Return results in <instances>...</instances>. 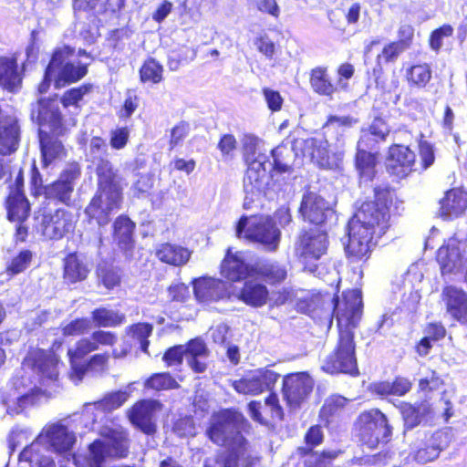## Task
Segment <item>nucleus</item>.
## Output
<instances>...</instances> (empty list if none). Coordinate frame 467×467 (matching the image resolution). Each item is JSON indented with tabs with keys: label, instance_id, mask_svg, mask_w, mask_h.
I'll return each instance as SVG.
<instances>
[{
	"label": "nucleus",
	"instance_id": "39448f33",
	"mask_svg": "<svg viewBox=\"0 0 467 467\" xmlns=\"http://www.w3.org/2000/svg\"><path fill=\"white\" fill-rule=\"evenodd\" d=\"M244 155L247 164L246 174L244 179V187L246 193L244 206L246 207V200L251 195L254 197L263 193L268 184L267 175V156L263 152L264 143L258 138L253 135H246L243 140Z\"/></svg>",
	"mask_w": 467,
	"mask_h": 467
},
{
	"label": "nucleus",
	"instance_id": "e433bc0d",
	"mask_svg": "<svg viewBox=\"0 0 467 467\" xmlns=\"http://www.w3.org/2000/svg\"><path fill=\"white\" fill-rule=\"evenodd\" d=\"M411 383L404 378H397L393 382L383 381L370 386L372 392L380 396H403L410 391Z\"/></svg>",
	"mask_w": 467,
	"mask_h": 467
},
{
	"label": "nucleus",
	"instance_id": "4be33fe9",
	"mask_svg": "<svg viewBox=\"0 0 467 467\" xmlns=\"http://www.w3.org/2000/svg\"><path fill=\"white\" fill-rule=\"evenodd\" d=\"M221 274L228 280L236 282L254 275V265L245 263L244 253L236 252L234 254L229 249L222 263Z\"/></svg>",
	"mask_w": 467,
	"mask_h": 467
},
{
	"label": "nucleus",
	"instance_id": "bf43d9fd",
	"mask_svg": "<svg viewBox=\"0 0 467 467\" xmlns=\"http://www.w3.org/2000/svg\"><path fill=\"white\" fill-rule=\"evenodd\" d=\"M99 277L107 289H113L120 284L119 271L113 268H99Z\"/></svg>",
	"mask_w": 467,
	"mask_h": 467
},
{
	"label": "nucleus",
	"instance_id": "864d4df0",
	"mask_svg": "<svg viewBox=\"0 0 467 467\" xmlns=\"http://www.w3.org/2000/svg\"><path fill=\"white\" fill-rule=\"evenodd\" d=\"M92 88L91 85H83L76 88H72L65 92L61 98V103L65 108L75 106L78 108V102L83 97L89 93Z\"/></svg>",
	"mask_w": 467,
	"mask_h": 467
},
{
	"label": "nucleus",
	"instance_id": "4d7b16f0",
	"mask_svg": "<svg viewBox=\"0 0 467 467\" xmlns=\"http://www.w3.org/2000/svg\"><path fill=\"white\" fill-rule=\"evenodd\" d=\"M294 291L288 287H283L269 293L268 303L270 306H279L293 300Z\"/></svg>",
	"mask_w": 467,
	"mask_h": 467
},
{
	"label": "nucleus",
	"instance_id": "9b49d317",
	"mask_svg": "<svg viewBox=\"0 0 467 467\" xmlns=\"http://www.w3.org/2000/svg\"><path fill=\"white\" fill-rule=\"evenodd\" d=\"M121 200L119 184L99 186L97 194L86 208V213L99 225H105L109 222L110 213L119 209Z\"/></svg>",
	"mask_w": 467,
	"mask_h": 467
},
{
	"label": "nucleus",
	"instance_id": "c9c22d12",
	"mask_svg": "<svg viewBox=\"0 0 467 467\" xmlns=\"http://www.w3.org/2000/svg\"><path fill=\"white\" fill-rule=\"evenodd\" d=\"M254 275H259L270 285H275L285 280L287 271L285 266L277 263H257L254 265Z\"/></svg>",
	"mask_w": 467,
	"mask_h": 467
},
{
	"label": "nucleus",
	"instance_id": "ddd939ff",
	"mask_svg": "<svg viewBox=\"0 0 467 467\" xmlns=\"http://www.w3.org/2000/svg\"><path fill=\"white\" fill-rule=\"evenodd\" d=\"M295 145L296 147H301L303 155L309 157L320 168L337 169L341 163L342 154L331 152L328 150L327 140L323 138L296 140Z\"/></svg>",
	"mask_w": 467,
	"mask_h": 467
},
{
	"label": "nucleus",
	"instance_id": "5701e85b",
	"mask_svg": "<svg viewBox=\"0 0 467 467\" xmlns=\"http://www.w3.org/2000/svg\"><path fill=\"white\" fill-rule=\"evenodd\" d=\"M441 299L447 313L455 320L467 321V293L462 288L448 285L442 289Z\"/></svg>",
	"mask_w": 467,
	"mask_h": 467
},
{
	"label": "nucleus",
	"instance_id": "2f4dec72",
	"mask_svg": "<svg viewBox=\"0 0 467 467\" xmlns=\"http://www.w3.org/2000/svg\"><path fill=\"white\" fill-rule=\"evenodd\" d=\"M156 256L165 264L181 266L189 261L191 252L180 245L162 244L157 248Z\"/></svg>",
	"mask_w": 467,
	"mask_h": 467
},
{
	"label": "nucleus",
	"instance_id": "603ef678",
	"mask_svg": "<svg viewBox=\"0 0 467 467\" xmlns=\"http://www.w3.org/2000/svg\"><path fill=\"white\" fill-rule=\"evenodd\" d=\"M152 332V326L147 323H139L129 327L131 337L138 340L143 352H147L149 341L147 338Z\"/></svg>",
	"mask_w": 467,
	"mask_h": 467
},
{
	"label": "nucleus",
	"instance_id": "aec40b11",
	"mask_svg": "<svg viewBox=\"0 0 467 467\" xmlns=\"http://www.w3.org/2000/svg\"><path fill=\"white\" fill-rule=\"evenodd\" d=\"M415 162L416 155L409 147L395 145L389 149L387 169L393 175L403 178L413 171Z\"/></svg>",
	"mask_w": 467,
	"mask_h": 467
},
{
	"label": "nucleus",
	"instance_id": "37998d69",
	"mask_svg": "<svg viewBox=\"0 0 467 467\" xmlns=\"http://www.w3.org/2000/svg\"><path fill=\"white\" fill-rule=\"evenodd\" d=\"M408 82L415 87H425L431 78V70L428 64H417L411 66L406 71Z\"/></svg>",
	"mask_w": 467,
	"mask_h": 467
},
{
	"label": "nucleus",
	"instance_id": "5fc2aeb1",
	"mask_svg": "<svg viewBox=\"0 0 467 467\" xmlns=\"http://www.w3.org/2000/svg\"><path fill=\"white\" fill-rule=\"evenodd\" d=\"M348 400L342 396L333 395L327 398L321 409V416L328 418L339 413L347 405Z\"/></svg>",
	"mask_w": 467,
	"mask_h": 467
},
{
	"label": "nucleus",
	"instance_id": "6e6552de",
	"mask_svg": "<svg viewBox=\"0 0 467 467\" xmlns=\"http://www.w3.org/2000/svg\"><path fill=\"white\" fill-rule=\"evenodd\" d=\"M235 234L257 242L268 251H275L280 243L281 232L268 216H243L236 224Z\"/></svg>",
	"mask_w": 467,
	"mask_h": 467
},
{
	"label": "nucleus",
	"instance_id": "69168bd1",
	"mask_svg": "<svg viewBox=\"0 0 467 467\" xmlns=\"http://www.w3.org/2000/svg\"><path fill=\"white\" fill-rule=\"evenodd\" d=\"M253 5L261 13L268 14L277 18L280 14V7L276 0H253Z\"/></svg>",
	"mask_w": 467,
	"mask_h": 467
},
{
	"label": "nucleus",
	"instance_id": "a211bd4d",
	"mask_svg": "<svg viewBox=\"0 0 467 467\" xmlns=\"http://www.w3.org/2000/svg\"><path fill=\"white\" fill-rule=\"evenodd\" d=\"M313 385L311 377L304 372L285 377L283 392L287 404L292 408L299 406L311 392Z\"/></svg>",
	"mask_w": 467,
	"mask_h": 467
},
{
	"label": "nucleus",
	"instance_id": "cd10ccee",
	"mask_svg": "<svg viewBox=\"0 0 467 467\" xmlns=\"http://www.w3.org/2000/svg\"><path fill=\"white\" fill-rule=\"evenodd\" d=\"M41 126L48 124L53 131H57L61 127V114L58 111L57 103L54 99H39L36 109H33L32 115L36 116Z\"/></svg>",
	"mask_w": 467,
	"mask_h": 467
},
{
	"label": "nucleus",
	"instance_id": "c03bdc74",
	"mask_svg": "<svg viewBox=\"0 0 467 467\" xmlns=\"http://www.w3.org/2000/svg\"><path fill=\"white\" fill-rule=\"evenodd\" d=\"M92 318L99 327H115L125 320V316L117 311L99 308L92 312Z\"/></svg>",
	"mask_w": 467,
	"mask_h": 467
},
{
	"label": "nucleus",
	"instance_id": "f8f14e48",
	"mask_svg": "<svg viewBox=\"0 0 467 467\" xmlns=\"http://www.w3.org/2000/svg\"><path fill=\"white\" fill-rule=\"evenodd\" d=\"M327 236L319 228L302 234L296 244V254L309 271H315L311 263L318 260L327 251Z\"/></svg>",
	"mask_w": 467,
	"mask_h": 467
},
{
	"label": "nucleus",
	"instance_id": "473e14b6",
	"mask_svg": "<svg viewBox=\"0 0 467 467\" xmlns=\"http://www.w3.org/2000/svg\"><path fill=\"white\" fill-rule=\"evenodd\" d=\"M22 82L17 70V63L14 58H0V86L10 91L16 89Z\"/></svg>",
	"mask_w": 467,
	"mask_h": 467
},
{
	"label": "nucleus",
	"instance_id": "dca6fc26",
	"mask_svg": "<svg viewBox=\"0 0 467 467\" xmlns=\"http://www.w3.org/2000/svg\"><path fill=\"white\" fill-rule=\"evenodd\" d=\"M465 244L456 238H450L440 247L437 261L442 275L459 272L466 264Z\"/></svg>",
	"mask_w": 467,
	"mask_h": 467
},
{
	"label": "nucleus",
	"instance_id": "2eb2a0df",
	"mask_svg": "<svg viewBox=\"0 0 467 467\" xmlns=\"http://www.w3.org/2000/svg\"><path fill=\"white\" fill-rule=\"evenodd\" d=\"M75 222L72 213L57 209L42 215L39 230L47 239L58 240L73 230Z\"/></svg>",
	"mask_w": 467,
	"mask_h": 467
},
{
	"label": "nucleus",
	"instance_id": "f03ea898",
	"mask_svg": "<svg viewBox=\"0 0 467 467\" xmlns=\"http://www.w3.org/2000/svg\"><path fill=\"white\" fill-rule=\"evenodd\" d=\"M334 311L339 328V341L335 351L322 361V369L331 374H353L358 368L351 329L357 326L362 314L360 292L350 290L345 293L342 300L337 301Z\"/></svg>",
	"mask_w": 467,
	"mask_h": 467
},
{
	"label": "nucleus",
	"instance_id": "9d476101",
	"mask_svg": "<svg viewBox=\"0 0 467 467\" xmlns=\"http://www.w3.org/2000/svg\"><path fill=\"white\" fill-rule=\"evenodd\" d=\"M357 430L359 441L370 449L376 448L380 442H387L391 434L386 416L379 410L360 414Z\"/></svg>",
	"mask_w": 467,
	"mask_h": 467
},
{
	"label": "nucleus",
	"instance_id": "a878e982",
	"mask_svg": "<svg viewBox=\"0 0 467 467\" xmlns=\"http://www.w3.org/2000/svg\"><path fill=\"white\" fill-rule=\"evenodd\" d=\"M328 212L329 206L324 198L315 192H308L304 195L300 213L305 220L320 224L325 221Z\"/></svg>",
	"mask_w": 467,
	"mask_h": 467
},
{
	"label": "nucleus",
	"instance_id": "c85d7f7f",
	"mask_svg": "<svg viewBox=\"0 0 467 467\" xmlns=\"http://www.w3.org/2000/svg\"><path fill=\"white\" fill-rule=\"evenodd\" d=\"M249 414L253 420L258 421L261 424H267L268 420L264 414L269 413L273 419H281L283 411L278 404L277 396L271 394L262 405L258 401H251L248 404Z\"/></svg>",
	"mask_w": 467,
	"mask_h": 467
},
{
	"label": "nucleus",
	"instance_id": "0e129e2a",
	"mask_svg": "<svg viewBox=\"0 0 467 467\" xmlns=\"http://www.w3.org/2000/svg\"><path fill=\"white\" fill-rule=\"evenodd\" d=\"M453 28L449 25H444L439 29H436L431 36V47L434 50H439L443 43V38L449 37L452 35Z\"/></svg>",
	"mask_w": 467,
	"mask_h": 467
},
{
	"label": "nucleus",
	"instance_id": "79ce46f5",
	"mask_svg": "<svg viewBox=\"0 0 467 467\" xmlns=\"http://www.w3.org/2000/svg\"><path fill=\"white\" fill-rule=\"evenodd\" d=\"M114 237L122 248L127 249L132 240L134 223L125 216H119L114 223Z\"/></svg>",
	"mask_w": 467,
	"mask_h": 467
},
{
	"label": "nucleus",
	"instance_id": "4468645a",
	"mask_svg": "<svg viewBox=\"0 0 467 467\" xmlns=\"http://www.w3.org/2000/svg\"><path fill=\"white\" fill-rule=\"evenodd\" d=\"M278 378L279 375L272 369L258 368L233 381L232 386L240 394L255 396L270 390Z\"/></svg>",
	"mask_w": 467,
	"mask_h": 467
},
{
	"label": "nucleus",
	"instance_id": "de8ad7c7",
	"mask_svg": "<svg viewBox=\"0 0 467 467\" xmlns=\"http://www.w3.org/2000/svg\"><path fill=\"white\" fill-rule=\"evenodd\" d=\"M33 259V254L29 250H22L12 257L6 265V273L9 275H16L29 267Z\"/></svg>",
	"mask_w": 467,
	"mask_h": 467
},
{
	"label": "nucleus",
	"instance_id": "4c0bfd02",
	"mask_svg": "<svg viewBox=\"0 0 467 467\" xmlns=\"http://www.w3.org/2000/svg\"><path fill=\"white\" fill-rule=\"evenodd\" d=\"M295 148H296L295 144L283 143L272 150L275 170L280 172H285L290 170L296 156Z\"/></svg>",
	"mask_w": 467,
	"mask_h": 467
},
{
	"label": "nucleus",
	"instance_id": "8fccbe9b",
	"mask_svg": "<svg viewBox=\"0 0 467 467\" xmlns=\"http://www.w3.org/2000/svg\"><path fill=\"white\" fill-rule=\"evenodd\" d=\"M162 67L156 60L149 59L140 68V80L154 84L159 83L162 79Z\"/></svg>",
	"mask_w": 467,
	"mask_h": 467
},
{
	"label": "nucleus",
	"instance_id": "58836bf2",
	"mask_svg": "<svg viewBox=\"0 0 467 467\" xmlns=\"http://www.w3.org/2000/svg\"><path fill=\"white\" fill-rule=\"evenodd\" d=\"M78 176V171H71L63 174L57 182L49 188V194L54 195L62 202H67L73 192V181Z\"/></svg>",
	"mask_w": 467,
	"mask_h": 467
},
{
	"label": "nucleus",
	"instance_id": "412c9836",
	"mask_svg": "<svg viewBox=\"0 0 467 467\" xmlns=\"http://www.w3.org/2000/svg\"><path fill=\"white\" fill-rule=\"evenodd\" d=\"M161 405L156 400H143L135 404L130 411L131 422L147 434L153 433L156 429L155 414L161 411Z\"/></svg>",
	"mask_w": 467,
	"mask_h": 467
},
{
	"label": "nucleus",
	"instance_id": "49530a36",
	"mask_svg": "<svg viewBox=\"0 0 467 467\" xmlns=\"http://www.w3.org/2000/svg\"><path fill=\"white\" fill-rule=\"evenodd\" d=\"M92 163L96 165L99 186L105 187L107 184H119L117 176L112 169V165L108 160L99 158L96 162Z\"/></svg>",
	"mask_w": 467,
	"mask_h": 467
},
{
	"label": "nucleus",
	"instance_id": "6ab92c4d",
	"mask_svg": "<svg viewBox=\"0 0 467 467\" xmlns=\"http://www.w3.org/2000/svg\"><path fill=\"white\" fill-rule=\"evenodd\" d=\"M57 365L58 359L54 353L41 349L30 352L24 362V366L32 367L43 381H53L57 379Z\"/></svg>",
	"mask_w": 467,
	"mask_h": 467
},
{
	"label": "nucleus",
	"instance_id": "a18cd8bd",
	"mask_svg": "<svg viewBox=\"0 0 467 467\" xmlns=\"http://www.w3.org/2000/svg\"><path fill=\"white\" fill-rule=\"evenodd\" d=\"M376 163L375 156L366 150L358 149L356 157V165L364 180H371L374 175Z\"/></svg>",
	"mask_w": 467,
	"mask_h": 467
},
{
	"label": "nucleus",
	"instance_id": "bb28decb",
	"mask_svg": "<svg viewBox=\"0 0 467 467\" xmlns=\"http://www.w3.org/2000/svg\"><path fill=\"white\" fill-rule=\"evenodd\" d=\"M441 215L446 218H455L467 209V192L459 188L446 192L441 200Z\"/></svg>",
	"mask_w": 467,
	"mask_h": 467
},
{
	"label": "nucleus",
	"instance_id": "09e8293b",
	"mask_svg": "<svg viewBox=\"0 0 467 467\" xmlns=\"http://www.w3.org/2000/svg\"><path fill=\"white\" fill-rule=\"evenodd\" d=\"M144 387L159 391L175 389L178 384L169 373H156L144 382Z\"/></svg>",
	"mask_w": 467,
	"mask_h": 467
},
{
	"label": "nucleus",
	"instance_id": "72a5a7b5",
	"mask_svg": "<svg viewBox=\"0 0 467 467\" xmlns=\"http://www.w3.org/2000/svg\"><path fill=\"white\" fill-rule=\"evenodd\" d=\"M310 85L316 93L329 98L338 90L337 84L331 82L327 68L325 67H317L311 70Z\"/></svg>",
	"mask_w": 467,
	"mask_h": 467
},
{
	"label": "nucleus",
	"instance_id": "e2e57ef3",
	"mask_svg": "<svg viewBox=\"0 0 467 467\" xmlns=\"http://www.w3.org/2000/svg\"><path fill=\"white\" fill-rule=\"evenodd\" d=\"M173 431L180 437L193 436L195 434L194 422L189 417L179 419L174 424Z\"/></svg>",
	"mask_w": 467,
	"mask_h": 467
},
{
	"label": "nucleus",
	"instance_id": "774afa93",
	"mask_svg": "<svg viewBox=\"0 0 467 467\" xmlns=\"http://www.w3.org/2000/svg\"><path fill=\"white\" fill-rule=\"evenodd\" d=\"M263 95L269 109L279 111L282 109L284 99L278 91L265 88L263 89Z\"/></svg>",
	"mask_w": 467,
	"mask_h": 467
},
{
	"label": "nucleus",
	"instance_id": "a19ab883",
	"mask_svg": "<svg viewBox=\"0 0 467 467\" xmlns=\"http://www.w3.org/2000/svg\"><path fill=\"white\" fill-rule=\"evenodd\" d=\"M442 436L443 434L441 432L433 434L430 443L425 448H421L415 452L414 460L420 463H427L437 459L443 449L441 444Z\"/></svg>",
	"mask_w": 467,
	"mask_h": 467
},
{
	"label": "nucleus",
	"instance_id": "6e6d98bb",
	"mask_svg": "<svg viewBox=\"0 0 467 467\" xmlns=\"http://www.w3.org/2000/svg\"><path fill=\"white\" fill-rule=\"evenodd\" d=\"M405 50L403 43L392 42L386 46L380 54L378 55L377 60L379 64L382 62L388 63L394 61L399 55Z\"/></svg>",
	"mask_w": 467,
	"mask_h": 467
},
{
	"label": "nucleus",
	"instance_id": "ea45409f",
	"mask_svg": "<svg viewBox=\"0 0 467 467\" xmlns=\"http://www.w3.org/2000/svg\"><path fill=\"white\" fill-rule=\"evenodd\" d=\"M40 145L44 166L49 165L54 160L63 154V146L57 140L48 137L40 131Z\"/></svg>",
	"mask_w": 467,
	"mask_h": 467
},
{
	"label": "nucleus",
	"instance_id": "f704fd0d",
	"mask_svg": "<svg viewBox=\"0 0 467 467\" xmlns=\"http://www.w3.org/2000/svg\"><path fill=\"white\" fill-rule=\"evenodd\" d=\"M29 203L18 190L10 193L7 199V215L12 222L23 223L29 214Z\"/></svg>",
	"mask_w": 467,
	"mask_h": 467
},
{
	"label": "nucleus",
	"instance_id": "f257e3e1",
	"mask_svg": "<svg viewBox=\"0 0 467 467\" xmlns=\"http://www.w3.org/2000/svg\"><path fill=\"white\" fill-rule=\"evenodd\" d=\"M392 202L390 192H376V200L365 202L348 223V255L361 259L367 256L389 228V203Z\"/></svg>",
	"mask_w": 467,
	"mask_h": 467
},
{
	"label": "nucleus",
	"instance_id": "b1692460",
	"mask_svg": "<svg viewBox=\"0 0 467 467\" xmlns=\"http://www.w3.org/2000/svg\"><path fill=\"white\" fill-rule=\"evenodd\" d=\"M233 296L253 307L268 303L269 291L265 285L255 279L246 280L242 288L233 291Z\"/></svg>",
	"mask_w": 467,
	"mask_h": 467
},
{
	"label": "nucleus",
	"instance_id": "680f3d73",
	"mask_svg": "<svg viewBox=\"0 0 467 467\" xmlns=\"http://www.w3.org/2000/svg\"><path fill=\"white\" fill-rule=\"evenodd\" d=\"M89 148L88 158L91 162H96L99 158H103L107 152V144L105 140L99 137L91 139Z\"/></svg>",
	"mask_w": 467,
	"mask_h": 467
},
{
	"label": "nucleus",
	"instance_id": "1a4fd4ad",
	"mask_svg": "<svg viewBox=\"0 0 467 467\" xmlns=\"http://www.w3.org/2000/svg\"><path fill=\"white\" fill-rule=\"evenodd\" d=\"M116 340L117 337L114 333L103 330L96 331L89 337L78 340L75 348H69L67 351L71 364L69 375L71 380L78 384L86 373V366L81 364L78 359L93 351L99 350L101 347L112 346Z\"/></svg>",
	"mask_w": 467,
	"mask_h": 467
},
{
	"label": "nucleus",
	"instance_id": "052dcab7",
	"mask_svg": "<svg viewBox=\"0 0 467 467\" xmlns=\"http://www.w3.org/2000/svg\"><path fill=\"white\" fill-rule=\"evenodd\" d=\"M419 153L420 157V165L423 170L428 169L434 163L435 155L433 146L427 140H420Z\"/></svg>",
	"mask_w": 467,
	"mask_h": 467
},
{
	"label": "nucleus",
	"instance_id": "7c9ffc66",
	"mask_svg": "<svg viewBox=\"0 0 467 467\" xmlns=\"http://www.w3.org/2000/svg\"><path fill=\"white\" fill-rule=\"evenodd\" d=\"M89 271L88 264L77 254H70L64 260V279L67 283L85 280Z\"/></svg>",
	"mask_w": 467,
	"mask_h": 467
},
{
	"label": "nucleus",
	"instance_id": "3c124183",
	"mask_svg": "<svg viewBox=\"0 0 467 467\" xmlns=\"http://www.w3.org/2000/svg\"><path fill=\"white\" fill-rule=\"evenodd\" d=\"M12 385L16 391L14 399L17 400L27 398L36 389V384L26 375L16 376L12 380Z\"/></svg>",
	"mask_w": 467,
	"mask_h": 467
},
{
	"label": "nucleus",
	"instance_id": "0eeeda50",
	"mask_svg": "<svg viewBox=\"0 0 467 467\" xmlns=\"http://www.w3.org/2000/svg\"><path fill=\"white\" fill-rule=\"evenodd\" d=\"M76 437L61 424L46 426L36 440L20 453L21 460H38L39 451L52 450L57 453H67L73 447Z\"/></svg>",
	"mask_w": 467,
	"mask_h": 467
},
{
	"label": "nucleus",
	"instance_id": "c756f323",
	"mask_svg": "<svg viewBox=\"0 0 467 467\" xmlns=\"http://www.w3.org/2000/svg\"><path fill=\"white\" fill-rule=\"evenodd\" d=\"M129 398L127 391H116L106 395L102 400L85 406L82 417L88 420L99 411L100 413L111 411L119 408Z\"/></svg>",
	"mask_w": 467,
	"mask_h": 467
},
{
	"label": "nucleus",
	"instance_id": "13d9d810",
	"mask_svg": "<svg viewBox=\"0 0 467 467\" xmlns=\"http://www.w3.org/2000/svg\"><path fill=\"white\" fill-rule=\"evenodd\" d=\"M91 328L90 321L87 318H79L71 321L64 327L63 333L65 336H78L88 332Z\"/></svg>",
	"mask_w": 467,
	"mask_h": 467
},
{
	"label": "nucleus",
	"instance_id": "393cba45",
	"mask_svg": "<svg viewBox=\"0 0 467 467\" xmlns=\"http://www.w3.org/2000/svg\"><path fill=\"white\" fill-rule=\"evenodd\" d=\"M195 297L202 303L217 301L226 295V284L212 277H202L193 283Z\"/></svg>",
	"mask_w": 467,
	"mask_h": 467
},
{
	"label": "nucleus",
	"instance_id": "338daca9",
	"mask_svg": "<svg viewBox=\"0 0 467 467\" xmlns=\"http://www.w3.org/2000/svg\"><path fill=\"white\" fill-rule=\"evenodd\" d=\"M229 334V327L224 323H220L211 327L208 336L215 344L223 345L225 343Z\"/></svg>",
	"mask_w": 467,
	"mask_h": 467
},
{
	"label": "nucleus",
	"instance_id": "423d86ee",
	"mask_svg": "<svg viewBox=\"0 0 467 467\" xmlns=\"http://www.w3.org/2000/svg\"><path fill=\"white\" fill-rule=\"evenodd\" d=\"M87 56L84 50H78V55L75 50L67 46L57 47L47 67V77H54L56 88H59L77 82L86 76L88 73L87 67L88 62H83L77 57Z\"/></svg>",
	"mask_w": 467,
	"mask_h": 467
},
{
	"label": "nucleus",
	"instance_id": "f3484780",
	"mask_svg": "<svg viewBox=\"0 0 467 467\" xmlns=\"http://www.w3.org/2000/svg\"><path fill=\"white\" fill-rule=\"evenodd\" d=\"M20 127L16 118L0 109V156L11 154L18 147ZM4 175L3 158L0 157V180Z\"/></svg>",
	"mask_w": 467,
	"mask_h": 467
},
{
	"label": "nucleus",
	"instance_id": "20e7f679",
	"mask_svg": "<svg viewBox=\"0 0 467 467\" xmlns=\"http://www.w3.org/2000/svg\"><path fill=\"white\" fill-rule=\"evenodd\" d=\"M100 438L94 441L85 455L71 456L77 467H102L106 459H120L129 453V440L125 430L110 422L102 426L99 431Z\"/></svg>",
	"mask_w": 467,
	"mask_h": 467
},
{
	"label": "nucleus",
	"instance_id": "7ed1b4c3",
	"mask_svg": "<svg viewBox=\"0 0 467 467\" xmlns=\"http://www.w3.org/2000/svg\"><path fill=\"white\" fill-rule=\"evenodd\" d=\"M244 422L242 413L226 410L212 416L207 435L210 440L231 450L224 467H249L254 461L251 460L245 448V441L240 434Z\"/></svg>",
	"mask_w": 467,
	"mask_h": 467
}]
</instances>
